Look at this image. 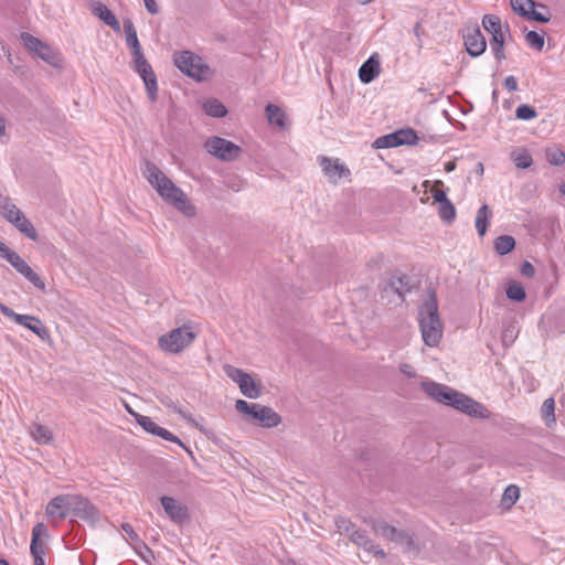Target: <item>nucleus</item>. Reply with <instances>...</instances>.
Listing matches in <instances>:
<instances>
[{
  "mask_svg": "<svg viewBox=\"0 0 565 565\" xmlns=\"http://www.w3.org/2000/svg\"><path fill=\"white\" fill-rule=\"evenodd\" d=\"M142 174L166 203L172 205L186 217L195 216L196 209L185 192L175 185L154 163L146 161Z\"/></svg>",
  "mask_w": 565,
  "mask_h": 565,
  "instance_id": "1",
  "label": "nucleus"
},
{
  "mask_svg": "<svg viewBox=\"0 0 565 565\" xmlns=\"http://www.w3.org/2000/svg\"><path fill=\"white\" fill-rule=\"evenodd\" d=\"M422 388L434 401L451 406L469 416L478 418H488L490 416L489 411L482 404L447 385L434 381H423Z\"/></svg>",
  "mask_w": 565,
  "mask_h": 565,
  "instance_id": "2",
  "label": "nucleus"
},
{
  "mask_svg": "<svg viewBox=\"0 0 565 565\" xmlns=\"http://www.w3.org/2000/svg\"><path fill=\"white\" fill-rule=\"evenodd\" d=\"M418 323L424 343L430 348L437 347L441 341L444 327L435 294H430L420 306Z\"/></svg>",
  "mask_w": 565,
  "mask_h": 565,
  "instance_id": "3",
  "label": "nucleus"
},
{
  "mask_svg": "<svg viewBox=\"0 0 565 565\" xmlns=\"http://www.w3.org/2000/svg\"><path fill=\"white\" fill-rule=\"evenodd\" d=\"M0 215L11 223L18 231L32 241L38 239V233L24 213L9 196L0 193Z\"/></svg>",
  "mask_w": 565,
  "mask_h": 565,
  "instance_id": "4",
  "label": "nucleus"
},
{
  "mask_svg": "<svg viewBox=\"0 0 565 565\" xmlns=\"http://www.w3.org/2000/svg\"><path fill=\"white\" fill-rule=\"evenodd\" d=\"M174 65L185 75L196 79L205 81L212 76L211 68L203 60L190 51L178 52L173 56Z\"/></svg>",
  "mask_w": 565,
  "mask_h": 565,
  "instance_id": "5",
  "label": "nucleus"
},
{
  "mask_svg": "<svg viewBox=\"0 0 565 565\" xmlns=\"http://www.w3.org/2000/svg\"><path fill=\"white\" fill-rule=\"evenodd\" d=\"M235 408L239 413L249 416L265 428H274L281 423V417L277 412L271 407L262 404L247 403L244 399H237Z\"/></svg>",
  "mask_w": 565,
  "mask_h": 565,
  "instance_id": "6",
  "label": "nucleus"
},
{
  "mask_svg": "<svg viewBox=\"0 0 565 565\" xmlns=\"http://www.w3.org/2000/svg\"><path fill=\"white\" fill-rule=\"evenodd\" d=\"M198 333L192 330L191 326L171 330L169 333L159 338V345L162 350L170 353H179L188 348L196 338Z\"/></svg>",
  "mask_w": 565,
  "mask_h": 565,
  "instance_id": "7",
  "label": "nucleus"
},
{
  "mask_svg": "<svg viewBox=\"0 0 565 565\" xmlns=\"http://www.w3.org/2000/svg\"><path fill=\"white\" fill-rule=\"evenodd\" d=\"M223 370L227 377L235 382L241 393L252 399L258 398L262 394V383L257 382L250 374L231 364H225Z\"/></svg>",
  "mask_w": 565,
  "mask_h": 565,
  "instance_id": "8",
  "label": "nucleus"
},
{
  "mask_svg": "<svg viewBox=\"0 0 565 565\" xmlns=\"http://www.w3.org/2000/svg\"><path fill=\"white\" fill-rule=\"evenodd\" d=\"M21 39L24 45L28 47V50L33 52L36 56H39L47 64L57 68H61L63 66V57L61 53L51 47L49 44L42 42L41 40L29 33H23L21 35Z\"/></svg>",
  "mask_w": 565,
  "mask_h": 565,
  "instance_id": "9",
  "label": "nucleus"
},
{
  "mask_svg": "<svg viewBox=\"0 0 565 565\" xmlns=\"http://www.w3.org/2000/svg\"><path fill=\"white\" fill-rule=\"evenodd\" d=\"M204 149L209 154L221 161H234L242 152L238 145L216 136L206 139Z\"/></svg>",
  "mask_w": 565,
  "mask_h": 565,
  "instance_id": "10",
  "label": "nucleus"
},
{
  "mask_svg": "<svg viewBox=\"0 0 565 565\" xmlns=\"http://www.w3.org/2000/svg\"><path fill=\"white\" fill-rule=\"evenodd\" d=\"M2 258L10 263V265L17 271L24 276L36 288L41 290L45 289V284L41 279V277L36 273H34L33 269L28 265V263L14 250L9 249Z\"/></svg>",
  "mask_w": 565,
  "mask_h": 565,
  "instance_id": "11",
  "label": "nucleus"
},
{
  "mask_svg": "<svg viewBox=\"0 0 565 565\" xmlns=\"http://www.w3.org/2000/svg\"><path fill=\"white\" fill-rule=\"evenodd\" d=\"M318 161L323 174L333 184L339 183L342 178H348L351 174L350 169L338 158L320 156Z\"/></svg>",
  "mask_w": 565,
  "mask_h": 565,
  "instance_id": "12",
  "label": "nucleus"
},
{
  "mask_svg": "<svg viewBox=\"0 0 565 565\" xmlns=\"http://www.w3.org/2000/svg\"><path fill=\"white\" fill-rule=\"evenodd\" d=\"M74 494H60L54 497L45 508L46 518L50 520H64L72 515Z\"/></svg>",
  "mask_w": 565,
  "mask_h": 565,
  "instance_id": "13",
  "label": "nucleus"
},
{
  "mask_svg": "<svg viewBox=\"0 0 565 565\" xmlns=\"http://www.w3.org/2000/svg\"><path fill=\"white\" fill-rule=\"evenodd\" d=\"M417 141L416 131L412 128H406L376 139L375 145L377 148H393L402 145H416Z\"/></svg>",
  "mask_w": 565,
  "mask_h": 565,
  "instance_id": "14",
  "label": "nucleus"
},
{
  "mask_svg": "<svg viewBox=\"0 0 565 565\" xmlns=\"http://www.w3.org/2000/svg\"><path fill=\"white\" fill-rule=\"evenodd\" d=\"M128 412L135 417L136 422L149 434L156 435L161 437L164 440H169L172 443L178 444L182 448H185L184 444L172 433H170L168 429L162 428L158 426L150 417L140 415L130 408H128Z\"/></svg>",
  "mask_w": 565,
  "mask_h": 565,
  "instance_id": "15",
  "label": "nucleus"
},
{
  "mask_svg": "<svg viewBox=\"0 0 565 565\" xmlns=\"http://www.w3.org/2000/svg\"><path fill=\"white\" fill-rule=\"evenodd\" d=\"M72 515L95 524L99 521L98 510L84 497L74 494Z\"/></svg>",
  "mask_w": 565,
  "mask_h": 565,
  "instance_id": "16",
  "label": "nucleus"
},
{
  "mask_svg": "<svg viewBox=\"0 0 565 565\" xmlns=\"http://www.w3.org/2000/svg\"><path fill=\"white\" fill-rule=\"evenodd\" d=\"M135 70L142 78L147 94L151 102H156L157 99V93H158V85H157V77L153 73V70L151 65L147 62V60H141L139 62L134 63Z\"/></svg>",
  "mask_w": 565,
  "mask_h": 565,
  "instance_id": "17",
  "label": "nucleus"
},
{
  "mask_svg": "<svg viewBox=\"0 0 565 565\" xmlns=\"http://www.w3.org/2000/svg\"><path fill=\"white\" fill-rule=\"evenodd\" d=\"M160 501L164 512L174 523L182 524L189 519L188 508L180 501L167 495Z\"/></svg>",
  "mask_w": 565,
  "mask_h": 565,
  "instance_id": "18",
  "label": "nucleus"
},
{
  "mask_svg": "<svg viewBox=\"0 0 565 565\" xmlns=\"http://www.w3.org/2000/svg\"><path fill=\"white\" fill-rule=\"evenodd\" d=\"M15 323L29 329L36 334L41 340L46 341L50 339V332L43 322L35 316L15 313L13 319Z\"/></svg>",
  "mask_w": 565,
  "mask_h": 565,
  "instance_id": "19",
  "label": "nucleus"
},
{
  "mask_svg": "<svg viewBox=\"0 0 565 565\" xmlns=\"http://www.w3.org/2000/svg\"><path fill=\"white\" fill-rule=\"evenodd\" d=\"M373 529L375 534L381 537L394 541L403 545H411L412 543L411 536L408 534L398 531L385 522L374 523Z\"/></svg>",
  "mask_w": 565,
  "mask_h": 565,
  "instance_id": "20",
  "label": "nucleus"
},
{
  "mask_svg": "<svg viewBox=\"0 0 565 565\" xmlns=\"http://www.w3.org/2000/svg\"><path fill=\"white\" fill-rule=\"evenodd\" d=\"M465 45L467 52L477 57L481 55L487 47V42L481 31L478 28L469 29L465 34Z\"/></svg>",
  "mask_w": 565,
  "mask_h": 565,
  "instance_id": "21",
  "label": "nucleus"
},
{
  "mask_svg": "<svg viewBox=\"0 0 565 565\" xmlns=\"http://www.w3.org/2000/svg\"><path fill=\"white\" fill-rule=\"evenodd\" d=\"M380 71V61L372 55L361 65L359 70V77L362 83L369 84L379 76Z\"/></svg>",
  "mask_w": 565,
  "mask_h": 565,
  "instance_id": "22",
  "label": "nucleus"
},
{
  "mask_svg": "<svg viewBox=\"0 0 565 565\" xmlns=\"http://www.w3.org/2000/svg\"><path fill=\"white\" fill-rule=\"evenodd\" d=\"M93 13L115 32H120V24L115 14L102 2H95L92 7Z\"/></svg>",
  "mask_w": 565,
  "mask_h": 565,
  "instance_id": "23",
  "label": "nucleus"
},
{
  "mask_svg": "<svg viewBox=\"0 0 565 565\" xmlns=\"http://www.w3.org/2000/svg\"><path fill=\"white\" fill-rule=\"evenodd\" d=\"M29 431L32 439L40 445H49L53 441V434L46 426L33 424Z\"/></svg>",
  "mask_w": 565,
  "mask_h": 565,
  "instance_id": "24",
  "label": "nucleus"
},
{
  "mask_svg": "<svg viewBox=\"0 0 565 565\" xmlns=\"http://www.w3.org/2000/svg\"><path fill=\"white\" fill-rule=\"evenodd\" d=\"M266 116H267L268 122L270 125L277 126L278 128H281V129L286 128V126H287L286 114L277 105L268 104L266 106Z\"/></svg>",
  "mask_w": 565,
  "mask_h": 565,
  "instance_id": "25",
  "label": "nucleus"
},
{
  "mask_svg": "<svg viewBox=\"0 0 565 565\" xmlns=\"http://www.w3.org/2000/svg\"><path fill=\"white\" fill-rule=\"evenodd\" d=\"M492 217V212L487 204H483L477 212L475 226L480 236H484Z\"/></svg>",
  "mask_w": 565,
  "mask_h": 565,
  "instance_id": "26",
  "label": "nucleus"
},
{
  "mask_svg": "<svg viewBox=\"0 0 565 565\" xmlns=\"http://www.w3.org/2000/svg\"><path fill=\"white\" fill-rule=\"evenodd\" d=\"M202 108L206 115L215 118L224 117L227 114L226 107L215 98H209L202 103Z\"/></svg>",
  "mask_w": 565,
  "mask_h": 565,
  "instance_id": "27",
  "label": "nucleus"
},
{
  "mask_svg": "<svg viewBox=\"0 0 565 565\" xmlns=\"http://www.w3.org/2000/svg\"><path fill=\"white\" fill-rule=\"evenodd\" d=\"M511 158L514 164L520 169H527L532 166L533 159L529 150L524 148H518L512 151Z\"/></svg>",
  "mask_w": 565,
  "mask_h": 565,
  "instance_id": "28",
  "label": "nucleus"
},
{
  "mask_svg": "<svg viewBox=\"0 0 565 565\" xmlns=\"http://www.w3.org/2000/svg\"><path fill=\"white\" fill-rule=\"evenodd\" d=\"M555 402L554 398L550 397L543 402L541 414L546 426H552L556 423L555 418Z\"/></svg>",
  "mask_w": 565,
  "mask_h": 565,
  "instance_id": "29",
  "label": "nucleus"
},
{
  "mask_svg": "<svg viewBox=\"0 0 565 565\" xmlns=\"http://www.w3.org/2000/svg\"><path fill=\"white\" fill-rule=\"evenodd\" d=\"M512 10L523 18H527L531 14L532 9L535 8L533 0H510Z\"/></svg>",
  "mask_w": 565,
  "mask_h": 565,
  "instance_id": "30",
  "label": "nucleus"
},
{
  "mask_svg": "<svg viewBox=\"0 0 565 565\" xmlns=\"http://www.w3.org/2000/svg\"><path fill=\"white\" fill-rule=\"evenodd\" d=\"M515 246V241L510 235H502L495 239L494 248L498 254L505 255L510 253Z\"/></svg>",
  "mask_w": 565,
  "mask_h": 565,
  "instance_id": "31",
  "label": "nucleus"
},
{
  "mask_svg": "<svg viewBox=\"0 0 565 565\" xmlns=\"http://www.w3.org/2000/svg\"><path fill=\"white\" fill-rule=\"evenodd\" d=\"M507 297L510 300L521 302L525 299L526 294L523 286L518 281H511L507 287Z\"/></svg>",
  "mask_w": 565,
  "mask_h": 565,
  "instance_id": "32",
  "label": "nucleus"
},
{
  "mask_svg": "<svg viewBox=\"0 0 565 565\" xmlns=\"http://www.w3.org/2000/svg\"><path fill=\"white\" fill-rule=\"evenodd\" d=\"M520 498V490L516 486H508L502 494V504L511 508Z\"/></svg>",
  "mask_w": 565,
  "mask_h": 565,
  "instance_id": "33",
  "label": "nucleus"
},
{
  "mask_svg": "<svg viewBox=\"0 0 565 565\" xmlns=\"http://www.w3.org/2000/svg\"><path fill=\"white\" fill-rule=\"evenodd\" d=\"M546 160L552 166H563L565 163V152L556 147L547 148Z\"/></svg>",
  "mask_w": 565,
  "mask_h": 565,
  "instance_id": "34",
  "label": "nucleus"
},
{
  "mask_svg": "<svg viewBox=\"0 0 565 565\" xmlns=\"http://www.w3.org/2000/svg\"><path fill=\"white\" fill-rule=\"evenodd\" d=\"M438 214L441 220L446 222H452L456 217V209L454 204L447 200L445 202L439 203Z\"/></svg>",
  "mask_w": 565,
  "mask_h": 565,
  "instance_id": "35",
  "label": "nucleus"
},
{
  "mask_svg": "<svg viewBox=\"0 0 565 565\" xmlns=\"http://www.w3.org/2000/svg\"><path fill=\"white\" fill-rule=\"evenodd\" d=\"M124 31L126 35V43L128 46L136 45L139 42L137 31L130 19L124 20Z\"/></svg>",
  "mask_w": 565,
  "mask_h": 565,
  "instance_id": "36",
  "label": "nucleus"
},
{
  "mask_svg": "<svg viewBox=\"0 0 565 565\" xmlns=\"http://www.w3.org/2000/svg\"><path fill=\"white\" fill-rule=\"evenodd\" d=\"M482 25L487 32L490 34L502 29L501 21L498 17L492 14H487L482 19Z\"/></svg>",
  "mask_w": 565,
  "mask_h": 565,
  "instance_id": "37",
  "label": "nucleus"
},
{
  "mask_svg": "<svg viewBox=\"0 0 565 565\" xmlns=\"http://www.w3.org/2000/svg\"><path fill=\"white\" fill-rule=\"evenodd\" d=\"M525 41L531 47L537 51H541L544 46V36L535 31H529L525 35Z\"/></svg>",
  "mask_w": 565,
  "mask_h": 565,
  "instance_id": "38",
  "label": "nucleus"
},
{
  "mask_svg": "<svg viewBox=\"0 0 565 565\" xmlns=\"http://www.w3.org/2000/svg\"><path fill=\"white\" fill-rule=\"evenodd\" d=\"M30 550H31V554L34 558V565H45V562H44L45 551H44L43 545L40 544L39 542H31Z\"/></svg>",
  "mask_w": 565,
  "mask_h": 565,
  "instance_id": "39",
  "label": "nucleus"
},
{
  "mask_svg": "<svg viewBox=\"0 0 565 565\" xmlns=\"http://www.w3.org/2000/svg\"><path fill=\"white\" fill-rule=\"evenodd\" d=\"M537 116L536 110L529 105H521L515 110V117L520 120H531Z\"/></svg>",
  "mask_w": 565,
  "mask_h": 565,
  "instance_id": "40",
  "label": "nucleus"
},
{
  "mask_svg": "<svg viewBox=\"0 0 565 565\" xmlns=\"http://www.w3.org/2000/svg\"><path fill=\"white\" fill-rule=\"evenodd\" d=\"M135 550L136 552L138 553V555L146 562V563H150L151 559L153 558V553L152 551L146 545L143 544L140 540L139 542H136V545H135Z\"/></svg>",
  "mask_w": 565,
  "mask_h": 565,
  "instance_id": "41",
  "label": "nucleus"
},
{
  "mask_svg": "<svg viewBox=\"0 0 565 565\" xmlns=\"http://www.w3.org/2000/svg\"><path fill=\"white\" fill-rule=\"evenodd\" d=\"M443 184H444L443 181L437 180V181H435L434 186L430 190L434 201L437 203H441V202H445L448 200L446 192L441 189H438V186L443 185Z\"/></svg>",
  "mask_w": 565,
  "mask_h": 565,
  "instance_id": "42",
  "label": "nucleus"
},
{
  "mask_svg": "<svg viewBox=\"0 0 565 565\" xmlns=\"http://www.w3.org/2000/svg\"><path fill=\"white\" fill-rule=\"evenodd\" d=\"M45 535H46L45 525L43 523H38L33 526L31 542H39L40 536H45Z\"/></svg>",
  "mask_w": 565,
  "mask_h": 565,
  "instance_id": "43",
  "label": "nucleus"
},
{
  "mask_svg": "<svg viewBox=\"0 0 565 565\" xmlns=\"http://www.w3.org/2000/svg\"><path fill=\"white\" fill-rule=\"evenodd\" d=\"M504 42H501V43H491V50L495 56V58L501 62L502 60L505 58V54H504Z\"/></svg>",
  "mask_w": 565,
  "mask_h": 565,
  "instance_id": "44",
  "label": "nucleus"
},
{
  "mask_svg": "<svg viewBox=\"0 0 565 565\" xmlns=\"http://www.w3.org/2000/svg\"><path fill=\"white\" fill-rule=\"evenodd\" d=\"M129 49L131 51L134 63L146 60L139 42L136 43V45L129 46Z\"/></svg>",
  "mask_w": 565,
  "mask_h": 565,
  "instance_id": "45",
  "label": "nucleus"
},
{
  "mask_svg": "<svg viewBox=\"0 0 565 565\" xmlns=\"http://www.w3.org/2000/svg\"><path fill=\"white\" fill-rule=\"evenodd\" d=\"M178 414L184 418L188 423H190L192 426L199 428L201 431L205 433V429H203L199 424L198 422L192 417V415L188 412H184L182 409H178Z\"/></svg>",
  "mask_w": 565,
  "mask_h": 565,
  "instance_id": "46",
  "label": "nucleus"
},
{
  "mask_svg": "<svg viewBox=\"0 0 565 565\" xmlns=\"http://www.w3.org/2000/svg\"><path fill=\"white\" fill-rule=\"evenodd\" d=\"M399 371L402 374H404L405 376L409 377V379H413L416 376V371L415 369L413 367V365L408 364V363H402L399 365Z\"/></svg>",
  "mask_w": 565,
  "mask_h": 565,
  "instance_id": "47",
  "label": "nucleus"
},
{
  "mask_svg": "<svg viewBox=\"0 0 565 565\" xmlns=\"http://www.w3.org/2000/svg\"><path fill=\"white\" fill-rule=\"evenodd\" d=\"M526 19L534 20V21L542 22V23H546L550 21L548 15H544L541 12L535 11V8L532 9L531 14H529V17Z\"/></svg>",
  "mask_w": 565,
  "mask_h": 565,
  "instance_id": "48",
  "label": "nucleus"
},
{
  "mask_svg": "<svg viewBox=\"0 0 565 565\" xmlns=\"http://www.w3.org/2000/svg\"><path fill=\"white\" fill-rule=\"evenodd\" d=\"M515 330L513 327L507 328L503 332V343L509 345L514 341Z\"/></svg>",
  "mask_w": 565,
  "mask_h": 565,
  "instance_id": "49",
  "label": "nucleus"
},
{
  "mask_svg": "<svg viewBox=\"0 0 565 565\" xmlns=\"http://www.w3.org/2000/svg\"><path fill=\"white\" fill-rule=\"evenodd\" d=\"M122 531L128 535V537L132 541V542H139V536L138 534L134 531L132 526L128 523H125L122 524Z\"/></svg>",
  "mask_w": 565,
  "mask_h": 565,
  "instance_id": "50",
  "label": "nucleus"
},
{
  "mask_svg": "<svg viewBox=\"0 0 565 565\" xmlns=\"http://www.w3.org/2000/svg\"><path fill=\"white\" fill-rule=\"evenodd\" d=\"M504 87L510 90V92H514L518 89V81L514 76L510 75V76H507L505 79H504Z\"/></svg>",
  "mask_w": 565,
  "mask_h": 565,
  "instance_id": "51",
  "label": "nucleus"
},
{
  "mask_svg": "<svg viewBox=\"0 0 565 565\" xmlns=\"http://www.w3.org/2000/svg\"><path fill=\"white\" fill-rule=\"evenodd\" d=\"M509 32V29L507 28L505 31H503L502 29L492 33V40H491V43H501V42H504L505 40V33Z\"/></svg>",
  "mask_w": 565,
  "mask_h": 565,
  "instance_id": "52",
  "label": "nucleus"
},
{
  "mask_svg": "<svg viewBox=\"0 0 565 565\" xmlns=\"http://www.w3.org/2000/svg\"><path fill=\"white\" fill-rule=\"evenodd\" d=\"M145 7L150 14H157L159 12V7L156 0H143Z\"/></svg>",
  "mask_w": 565,
  "mask_h": 565,
  "instance_id": "53",
  "label": "nucleus"
},
{
  "mask_svg": "<svg viewBox=\"0 0 565 565\" xmlns=\"http://www.w3.org/2000/svg\"><path fill=\"white\" fill-rule=\"evenodd\" d=\"M521 273L526 277H532L535 274L534 266L531 263L525 262L521 267Z\"/></svg>",
  "mask_w": 565,
  "mask_h": 565,
  "instance_id": "54",
  "label": "nucleus"
},
{
  "mask_svg": "<svg viewBox=\"0 0 565 565\" xmlns=\"http://www.w3.org/2000/svg\"><path fill=\"white\" fill-rule=\"evenodd\" d=\"M0 311L2 312L3 316H6L9 319H13L14 315L17 313L11 308L3 305L2 302H0Z\"/></svg>",
  "mask_w": 565,
  "mask_h": 565,
  "instance_id": "55",
  "label": "nucleus"
},
{
  "mask_svg": "<svg viewBox=\"0 0 565 565\" xmlns=\"http://www.w3.org/2000/svg\"><path fill=\"white\" fill-rule=\"evenodd\" d=\"M7 136V121L0 116V138Z\"/></svg>",
  "mask_w": 565,
  "mask_h": 565,
  "instance_id": "56",
  "label": "nucleus"
},
{
  "mask_svg": "<svg viewBox=\"0 0 565 565\" xmlns=\"http://www.w3.org/2000/svg\"><path fill=\"white\" fill-rule=\"evenodd\" d=\"M10 248L0 241V257H3Z\"/></svg>",
  "mask_w": 565,
  "mask_h": 565,
  "instance_id": "57",
  "label": "nucleus"
},
{
  "mask_svg": "<svg viewBox=\"0 0 565 565\" xmlns=\"http://www.w3.org/2000/svg\"><path fill=\"white\" fill-rule=\"evenodd\" d=\"M455 168H456V163H455V162H452V161H449V162H447V163L445 164V170H446L447 172H451V171H454V170H455Z\"/></svg>",
  "mask_w": 565,
  "mask_h": 565,
  "instance_id": "58",
  "label": "nucleus"
},
{
  "mask_svg": "<svg viewBox=\"0 0 565 565\" xmlns=\"http://www.w3.org/2000/svg\"><path fill=\"white\" fill-rule=\"evenodd\" d=\"M420 31H422V26H420V23H416V25L414 26V34L416 35V38H420Z\"/></svg>",
  "mask_w": 565,
  "mask_h": 565,
  "instance_id": "59",
  "label": "nucleus"
},
{
  "mask_svg": "<svg viewBox=\"0 0 565 565\" xmlns=\"http://www.w3.org/2000/svg\"><path fill=\"white\" fill-rule=\"evenodd\" d=\"M363 540L364 537L361 534L355 533L354 541L356 542V544H362Z\"/></svg>",
  "mask_w": 565,
  "mask_h": 565,
  "instance_id": "60",
  "label": "nucleus"
},
{
  "mask_svg": "<svg viewBox=\"0 0 565 565\" xmlns=\"http://www.w3.org/2000/svg\"><path fill=\"white\" fill-rule=\"evenodd\" d=\"M363 544H364L365 548L373 551L374 546L370 542L364 541Z\"/></svg>",
  "mask_w": 565,
  "mask_h": 565,
  "instance_id": "61",
  "label": "nucleus"
},
{
  "mask_svg": "<svg viewBox=\"0 0 565 565\" xmlns=\"http://www.w3.org/2000/svg\"><path fill=\"white\" fill-rule=\"evenodd\" d=\"M559 192L565 195V183L559 184Z\"/></svg>",
  "mask_w": 565,
  "mask_h": 565,
  "instance_id": "62",
  "label": "nucleus"
},
{
  "mask_svg": "<svg viewBox=\"0 0 565 565\" xmlns=\"http://www.w3.org/2000/svg\"><path fill=\"white\" fill-rule=\"evenodd\" d=\"M374 553L379 554L381 557L385 556V553L382 550H375Z\"/></svg>",
  "mask_w": 565,
  "mask_h": 565,
  "instance_id": "63",
  "label": "nucleus"
},
{
  "mask_svg": "<svg viewBox=\"0 0 565 565\" xmlns=\"http://www.w3.org/2000/svg\"><path fill=\"white\" fill-rule=\"evenodd\" d=\"M0 565H9L7 561L0 559Z\"/></svg>",
  "mask_w": 565,
  "mask_h": 565,
  "instance_id": "64",
  "label": "nucleus"
}]
</instances>
